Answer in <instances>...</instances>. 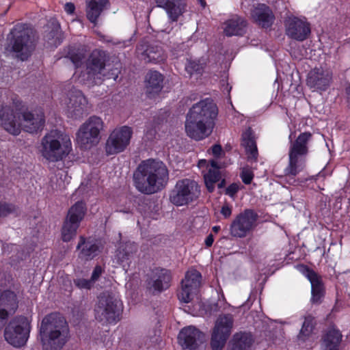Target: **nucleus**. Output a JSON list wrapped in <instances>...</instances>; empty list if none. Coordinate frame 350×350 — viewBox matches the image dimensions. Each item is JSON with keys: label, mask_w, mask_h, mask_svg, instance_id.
I'll return each mask as SVG.
<instances>
[{"label": "nucleus", "mask_w": 350, "mask_h": 350, "mask_svg": "<svg viewBox=\"0 0 350 350\" xmlns=\"http://www.w3.org/2000/svg\"><path fill=\"white\" fill-rule=\"evenodd\" d=\"M221 213L225 218H228L232 214V206L228 204H224L221 209Z\"/></svg>", "instance_id": "obj_47"}, {"label": "nucleus", "mask_w": 350, "mask_h": 350, "mask_svg": "<svg viewBox=\"0 0 350 350\" xmlns=\"http://www.w3.org/2000/svg\"><path fill=\"white\" fill-rule=\"evenodd\" d=\"M200 283L201 274L199 271L196 270L187 271L185 279L182 280L181 289L178 294L179 300L184 303L190 302L198 292Z\"/></svg>", "instance_id": "obj_16"}, {"label": "nucleus", "mask_w": 350, "mask_h": 350, "mask_svg": "<svg viewBox=\"0 0 350 350\" xmlns=\"http://www.w3.org/2000/svg\"><path fill=\"white\" fill-rule=\"evenodd\" d=\"M204 179L206 187L209 192H213L215 189V184L221 178L219 167L216 161L212 160L210 165H207L206 171H203Z\"/></svg>", "instance_id": "obj_32"}, {"label": "nucleus", "mask_w": 350, "mask_h": 350, "mask_svg": "<svg viewBox=\"0 0 350 350\" xmlns=\"http://www.w3.org/2000/svg\"><path fill=\"white\" fill-rule=\"evenodd\" d=\"M212 154L216 157H219L222 152V148L220 145L215 144L211 148Z\"/></svg>", "instance_id": "obj_49"}, {"label": "nucleus", "mask_w": 350, "mask_h": 350, "mask_svg": "<svg viewBox=\"0 0 350 350\" xmlns=\"http://www.w3.org/2000/svg\"><path fill=\"white\" fill-rule=\"evenodd\" d=\"M224 33L227 36L242 35L246 27L247 23L239 16H233L224 24Z\"/></svg>", "instance_id": "obj_30"}, {"label": "nucleus", "mask_w": 350, "mask_h": 350, "mask_svg": "<svg viewBox=\"0 0 350 350\" xmlns=\"http://www.w3.org/2000/svg\"><path fill=\"white\" fill-rule=\"evenodd\" d=\"M332 73L322 68H315L311 70L307 77V85L316 90L325 91L332 81Z\"/></svg>", "instance_id": "obj_20"}, {"label": "nucleus", "mask_w": 350, "mask_h": 350, "mask_svg": "<svg viewBox=\"0 0 350 350\" xmlns=\"http://www.w3.org/2000/svg\"><path fill=\"white\" fill-rule=\"evenodd\" d=\"M234 345L241 350L250 347L253 342L252 336L250 333L240 332L234 335Z\"/></svg>", "instance_id": "obj_38"}, {"label": "nucleus", "mask_w": 350, "mask_h": 350, "mask_svg": "<svg viewBox=\"0 0 350 350\" xmlns=\"http://www.w3.org/2000/svg\"><path fill=\"white\" fill-rule=\"evenodd\" d=\"M44 39L51 46H57L60 44V31L58 25H55L50 31H45Z\"/></svg>", "instance_id": "obj_39"}, {"label": "nucleus", "mask_w": 350, "mask_h": 350, "mask_svg": "<svg viewBox=\"0 0 350 350\" xmlns=\"http://www.w3.org/2000/svg\"><path fill=\"white\" fill-rule=\"evenodd\" d=\"M170 272L166 269H156L148 280L147 286L150 290L161 292L170 286Z\"/></svg>", "instance_id": "obj_24"}, {"label": "nucleus", "mask_w": 350, "mask_h": 350, "mask_svg": "<svg viewBox=\"0 0 350 350\" xmlns=\"http://www.w3.org/2000/svg\"><path fill=\"white\" fill-rule=\"evenodd\" d=\"M286 33L292 39L303 41L310 33L309 23L297 17H288L285 23Z\"/></svg>", "instance_id": "obj_19"}, {"label": "nucleus", "mask_w": 350, "mask_h": 350, "mask_svg": "<svg viewBox=\"0 0 350 350\" xmlns=\"http://www.w3.org/2000/svg\"><path fill=\"white\" fill-rule=\"evenodd\" d=\"M108 0H86V17L96 25L98 19L108 5Z\"/></svg>", "instance_id": "obj_27"}, {"label": "nucleus", "mask_w": 350, "mask_h": 350, "mask_svg": "<svg viewBox=\"0 0 350 350\" xmlns=\"http://www.w3.org/2000/svg\"><path fill=\"white\" fill-rule=\"evenodd\" d=\"M342 335L338 329H329L323 336L322 350H339Z\"/></svg>", "instance_id": "obj_31"}, {"label": "nucleus", "mask_w": 350, "mask_h": 350, "mask_svg": "<svg viewBox=\"0 0 350 350\" xmlns=\"http://www.w3.org/2000/svg\"><path fill=\"white\" fill-rule=\"evenodd\" d=\"M107 54L105 51L96 49L92 52L86 63V70L88 75L95 78L105 68Z\"/></svg>", "instance_id": "obj_23"}, {"label": "nucleus", "mask_w": 350, "mask_h": 350, "mask_svg": "<svg viewBox=\"0 0 350 350\" xmlns=\"http://www.w3.org/2000/svg\"><path fill=\"white\" fill-rule=\"evenodd\" d=\"M44 114L41 109L31 111L23 110L21 108L20 118V133L21 130L33 133L42 130L44 126Z\"/></svg>", "instance_id": "obj_15"}, {"label": "nucleus", "mask_w": 350, "mask_h": 350, "mask_svg": "<svg viewBox=\"0 0 350 350\" xmlns=\"http://www.w3.org/2000/svg\"><path fill=\"white\" fill-rule=\"evenodd\" d=\"M241 146L245 148L249 159L256 161L258 150L256 141L250 128L242 134Z\"/></svg>", "instance_id": "obj_33"}, {"label": "nucleus", "mask_w": 350, "mask_h": 350, "mask_svg": "<svg viewBox=\"0 0 350 350\" xmlns=\"http://www.w3.org/2000/svg\"><path fill=\"white\" fill-rule=\"evenodd\" d=\"M168 180V170L160 161H143L133 174L136 189L141 193L152 194L164 187Z\"/></svg>", "instance_id": "obj_2"}, {"label": "nucleus", "mask_w": 350, "mask_h": 350, "mask_svg": "<svg viewBox=\"0 0 350 350\" xmlns=\"http://www.w3.org/2000/svg\"><path fill=\"white\" fill-rule=\"evenodd\" d=\"M133 130L128 126L116 128L109 135L105 150L107 154H115L123 152L129 145Z\"/></svg>", "instance_id": "obj_13"}, {"label": "nucleus", "mask_w": 350, "mask_h": 350, "mask_svg": "<svg viewBox=\"0 0 350 350\" xmlns=\"http://www.w3.org/2000/svg\"><path fill=\"white\" fill-rule=\"evenodd\" d=\"M258 215L252 209H246L232 221L230 234L237 238L245 237L256 226Z\"/></svg>", "instance_id": "obj_14"}, {"label": "nucleus", "mask_w": 350, "mask_h": 350, "mask_svg": "<svg viewBox=\"0 0 350 350\" xmlns=\"http://www.w3.org/2000/svg\"><path fill=\"white\" fill-rule=\"evenodd\" d=\"M204 340V334L192 325L183 328L178 336V344L187 350H196Z\"/></svg>", "instance_id": "obj_18"}, {"label": "nucleus", "mask_w": 350, "mask_h": 350, "mask_svg": "<svg viewBox=\"0 0 350 350\" xmlns=\"http://www.w3.org/2000/svg\"><path fill=\"white\" fill-rule=\"evenodd\" d=\"M30 321L23 316L14 318L5 327L4 337L5 340L14 347L24 346L29 336Z\"/></svg>", "instance_id": "obj_10"}, {"label": "nucleus", "mask_w": 350, "mask_h": 350, "mask_svg": "<svg viewBox=\"0 0 350 350\" xmlns=\"http://www.w3.org/2000/svg\"><path fill=\"white\" fill-rule=\"evenodd\" d=\"M239 189L237 184H232L226 189V194L233 196L239 191Z\"/></svg>", "instance_id": "obj_48"}, {"label": "nucleus", "mask_w": 350, "mask_h": 350, "mask_svg": "<svg viewBox=\"0 0 350 350\" xmlns=\"http://www.w3.org/2000/svg\"><path fill=\"white\" fill-rule=\"evenodd\" d=\"M234 324L230 314H220L215 321L211 335V345L213 350H221L231 334Z\"/></svg>", "instance_id": "obj_11"}, {"label": "nucleus", "mask_w": 350, "mask_h": 350, "mask_svg": "<svg viewBox=\"0 0 350 350\" xmlns=\"http://www.w3.org/2000/svg\"><path fill=\"white\" fill-rule=\"evenodd\" d=\"M42 156L51 162L62 160L72 149L70 137L59 131L53 130L46 133L41 140Z\"/></svg>", "instance_id": "obj_5"}, {"label": "nucleus", "mask_w": 350, "mask_h": 350, "mask_svg": "<svg viewBox=\"0 0 350 350\" xmlns=\"http://www.w3.org/2000/svg\"><path fill=\"white\" fill-rule=\"evenodd\" d=\"M85 54L83 50L72 51L69 52L68 55L65 58L66 60H70L75 68L81 66L85 59Z\"/></svg>", "instance_id": "obj_41"}, {"label": "nucleus", "mask_w": 350, "mask_h": 350, "mask_svg": "<svg viewBox=\"0 0 350 350\" xmlns=\"http://www.w3.org/2000/svg\"><path fill=\"white\" fill-rule=\"evenodd\" d=\"M16 208L11 204L0 202V217H5L8 215L14 213Z\"/></svg>", "instance_id": "obj_44"}, {"label": "nucleus", "mask_w": 350, "mask_h": 350, "mask_svg": "<svg viewBox=\"0 0 350 350\" xmlns=\"http://www.w3.org/2000/svg\"><path fill=\"white\" fill-rule=\"evenodd\" d=\"M219 229H220V227H219V226H214V227L213 228V230L214 232H218V231L219 230Z\"/></svg>", "instance_id": "obj_54"}, {"label": "nucleus", "mask_w": 350, "mask_h": 350, "mask_svg": "<svg viewBox=\"0 0 350 350\" xmlns=\"http://www.w3.org/2000/svg\"><path fill=\"white\" fill-rule=\"evenodd\" d=\"M200 1V3H201V5L204 7L206 3H205V1L204 0H198Z\"/></svg>", "instance_id": "obj_55"}, {"label": "nucleus", "mask_w": 350, "mask_h": 350, "mask_svg": "<svg viewBox=\"0 0 350 350\" xmlns=\"http://www.w3.org/2000/svg\"><path fill=\"white\" fill-rule=\"evenodd\" d=\"M103 272V269L100 265H97L94 267L90 278L94 284L99 279Z\"/></svg>", "instance_id": "obj_46"}, {"label": "nucleus", "mask_w": 350, "mask_h": 350, "mask_svg": "<svg viewBox=\"0 0 350 350\" xmlns=\"http://www.w3.org/2000/svg\"><path fill=\"white\" fill-rule=\"evenodd\" d=\"M203 68L202 64L192 60L189 61L185 66V70L190 75L202 74Z\"/></svg>", "instance_id": "obj_42"}, {"label": "nucleus", "mask_w": 350, "mask_h": 350, "mask_svg": "<svg viewBox=\"0 0 350 350\" xmlns=\"http://www.w3.org/2000/svg\"><path fill=\"white\" fill-rule=\"evenodd\" d=\"M118 77V72L116 74V77L114 78L115 79Z\"/></svg>", "instance_id": "obj_57"}, {"label": "nucleus", "mask_w": 350, "mask_h": 350, "mask_svg": "<svg viewBox=\"0 0 350 350\" xmlns=\"http://www.w3.org/2000/svg\"><path fill=\"white\" fill-rule=\"evenodd\" d=\"M224 180H223L219 185V187H222L224 186Z\"/></svg>", "instance_id": "obj_56"}, {"label": "nucleus", "mask_w": 350, "mask_h": 350, "mask_svg": "<svg viewBox=\"0 0 350 350\" xmlns=\"http://www.w3.org/2000/svg\"><path fill=\"white\" fill-rule=\"evenodd\" d=\"M75 5L72 3H66L64 5V10L68 14H72L75 11Z\"/></svg>", "instance_id": "obj_51"}, {"label": "nucleus", "mask_w": 350, "mask_h": 350, "mask_svg": "<svg viewBox=\"0 0 350 350\" xmlns=\"http://www.w3.org/2000/svg\"><path fill=\"white\" fill-rule=\"evenodd\" d=\"M9 316L6 315L5 313H2L0 312V331L4 327Z\"/></svg>", "instance_id": "obj_50"}, {"label": "nucleus", "mask_w": 350, "mask_h": 350, "mask_svg": "<svg viewBox=\"0 0 350 350\" xmlns=\"http://www.w3.org/2000/svg\"><path fill=\"white\" fill-rule=\"evenodd\" d=\"M20 105L15 103L0 105V126L13 135L20 134Z\"/></svg>", "instance_id": "obj_12"}, {"label": "nucleus", "mask_w": 350, "mask_h": 350, "mask_svg": "<svg viewBox=\"0 0 350 350\" xmlns=\"http://www.w3.org/2000/svg\"><path fill=\"white\" fill-rule=\"evenodd\" d=\"M5 50L13 53L21 61L27 60L36 48V37L33 30L27 25L14 26L7 38Z\"/></svg>", "instance_id": "obj_4"}, {"label": "nucleus", "mask_w": 350, "mask_h": 350, "mask_svg": "<svg viewBox=\"0 0 350 350\" xmlns=\"http://www.w3.org/2000/svg\"><path fill=\"white\" fill-rule=\"evenodd\" d=\"M303 273L311 284L312 304H321L325 295V288L321 276L306 267H304Z\"/></svg>", "instance_id": "obj_22"}, {"label": "nucleus", "mask_w": 350, "mask_h": 350, "mask_svg": "<svg viewBox=\"0 0 350 350\" xmlns=\"http://www.w3.org/2000/svg\"><path fill=\"white\" fill-rule=\"evenodd\" d=\"M82 246L83 248L79 253V257L85 260L94 258L100 252L99 247L96 243H86L85 239L81 237L77 248L80 249Z\"/></svg>", "instance_id": "obj_35"}, {"label": "nucleus", "mask_w": 350, "mask_h": 350, "mask_svg": "<svg viewBox=\"0 0 350 350\" xmlns=\"http://www.w3.org/2000/svg\"><path fill=\"white\" fill-rule=\"evenodd\" d=\"M157 6L165 10L170 21L176 22L187 11V0H155Z\"/></svg>", "instance_id": "obj_21"}, {"label": "nucleus", "mask_w": 350, "mask_h": 350, "mask_svg": "<svg viewBox=\"0 0 350 350\" xmlns=\"http://www.w3.org/2000/svg\"><path fill=\"white\" fill-rule=\"evenodd\" d=\"M253 177L254 174L250 169L247 167H243L242 169L241 178L245 184H250L252 182Z\"/></svg>", "instance_id": "obj_45"}, {"label": "nucleus", "mask_w": 350, "mask_h": 350, "mask_svg": "<svg viewBox=\"0 0 350 350\" xmlns=\"http://www.w3.org/2000/svg\"><path fill=\"white\" fill-rule=\"evenodd\" d=\"M137 52L141 53V58L145 62L159 63L166 59V55L162 48L157 44L145 46L140 44L137 48Z\"/></svg>", "instance_id": "obj_25"}, {"label": "nucleus", "mask_w": 350, "mask_h": 350, "mask_svg": "<svg viewBox=\"0 0 350 350\" xmlns=\"http://www.w3.org/2000/svg\"><path fill=\"white\" fill-rule=\"evenodd\" d=\"M207 165H210V162L208 163L206 160L205 159H202V160H200L199 162H198V167L200 168H206V170H207Z\"/></svg>", "instance_id": "obj_53"}, {"label": "nucleus", "mask_w": 350, "mask_h": 350, "mask_svg": "<svg viewBox=\"0 0 350 350\" xmlns=\"http://www.w3.org/2000/svg\"><path fill=\"white\" fill-rule=\"evenodd\" d=\"M40 336L45 350H61L69 338V328L64 318L51 313L42 319Z\"/></svg>", "instance_id": "obj_3"}, {"label": "nucleus", "mask_w": 350, "mask_h": 350, "mask_svg": "<svg viewBox=\"0 0 350 350\" xmlns=\"http://www.w3.org/2000/svg\"><path fill=\"white\" fill-rule=\"evenodd\" d=\"M314 318L311 315L305 317V320L298 336L299 340L304 341L312 334L314 327Z\"/></svg>", "instance_id": "obj_40"}, {"label": "nucleus", "mask_w": 350, "mask_h": 350, "mask_svg": "<svg viewBox=\"0 0 350 350\" xmlns=\"http://www.w3.org/2000/svg\"><path fill=\"white\" fill-rule=\"evenodd\" d=\"M104 127L105 123L101 118L90 116L80 126L77 133L78 143L85 148L96 146L100 140V133Z\"/></svg>", "instance_id": "obj_8"}, {"label": "nucleus", "mask_w": 350, "mask_h": 350, "mask_svg": "<svg viewBox=\"0 0 350 350\" xmlns=\"http://www.w3.org/2000/svg\"><path fill=\"white\" fill-rule=\"evenodd\" d=\"M75 285L79 289L90 290L94 286V283L92 280L79 278L74 280Z\"/></svg>", "instance_id": "obj_43"}, {"label": "nucleus", "mask_w": 350, "mask_h": 350, "mask_svg": "<svg viewBox=\"0 0 350 350\" xmlns=\"http://www.w3.org/2000/svg\"><path fill=\"white\" fill-rule=\"evenodd\" d=\"M137 250V247L134 243L126 242L122 244L116 252V257L118 262L120 264L125 263L129 265L130 259L136 253Z\"/></svg>", "instance_id": "obj_34"}, {"label": "nucleus", "mask_w": 350, "mask_h": 350, "mask_svg": "<svg viewBox=\"0 0 350 350\" xmlns=\"http://www.w3.org/2000/svg\"><path fill=\"white\" fill-rule=\"evenodd\" d=\"M79 225L65 219L62 228V239L68 242L72 239L77 234V230Z\"/></svg>", "instance_id": "obj_37"}, {"label": "nucleus", "mask_w": 350, "mask_h": 350, "mask_svg": "<svg viewBox=\"0 0 350 350\" xmlns=\"http://www.w3.org/2000/svg\"><path fill=\"white\" fill-rule=\"evenodd\" d=\"M18 307L16 295L10 291H3L0 295V312L10 316L13 314Z\"/></svg>", "instance_id": "obj_29"}, {"label": "nucleus", "mask_w": 350, "mask_h": 350, "mask_svg": "<svg viewBox=\"0 0 350 350\" xmlns=\"http://www.w3.org/2000/svg\"><path fill=\"white\" fill-rule=\"evenodd\" d=\"M312 138L310 132L301 133L297 139L291 142L288 151V163L284 170L286 176L295 177L301 172L308 152V144Z\"/></svg>", "instance_id": "obj_6"}, {"label": "nucleus", "mask_w": 350, "mask_h": 350, "mask_svg": "<svg viewBox=\"0 0 350 350\" xmlns=\"http://www.w3.org/2000/svg\"><path fill=\"white\" fill-rule=\"evenodd\" d=\"M254 21L262 27H269L274 21V15L271 9L265 4H259L252 11Z\"/></svg>", "instance_id": "obj_28"}, {"label": "nucleus", "mask_w": 350, "mask_h": 350, "mask_svg": "<svg viewBox=\"0 0 350 350\" xmlns=\"http://www.w3.org/2000/svg\"><path fill=\"white\" fill-rule=\"evenodd\" d=\"M214 241V239L212 234H209L205 239V245L207 247H211Z\"/></svg>", "instance_id": "obj_52"}, {"label": "nucleus", "mask_w": 350, "mask_h": 350, "mask_svg": "<svg viewBox=\"0 0 350 350\" xmlns=\"http://www.w3.org/2000/svg\"><path fill=\"white\" fill-rule=\"evenodd\" d=\"M120 301L113 293L105 291L98 297L94 308L96 320L103 323H116L119 317Z\"/></svg>", "instance_id": "obj_7"}, {"label": "nucleus", "mask_w": 350, "mask_h": 350, "mask_svg": "<svg viewBox=\"0 0 350 350\" xmlns=\"http://www.w3.org/2000/svg\"><path fill=\"white\" fill-rule=\"evenodd\" d=\"M66 103L67 116L70 118L78 120L87 113V100L81 91L69 92Z\"/></svg>", "instance_id": "obj_17"}, {"label": "nucleus", "mask_w": 350, "mask_h": 350, "mask_svg": "<svg viewBox=\"0 0 350 350\" xmlns=\"http://www.w3.org/2000/svg\"><path fill=\"white\" fill-rule=\"evenodd\" d=\"M200 196V188L198 183L190 178H183L176 182L169 199L173 204L180 206L196 201Z\"/></svg>", "instance_id": "obj_9"}, {"label": "nucleus", "mask_w": 350, "mask_h": 350, "mask_svg": "<svg viewBox=\"0 0 350 350\" xmlns=\"http://www.w3.org/2000/svg\"><path fill=\"white\" fill-rule=\"evenodd\" d=\"M164 76L157 70H149L145 77L146 92L153 97L161 92L163 88Z\"/></svg>", "instance_id": "obj_26"}, {"label": "nucleus", "mask_w": 350, "mask_h": 350, "mask_svg": "<svg viewBox=\"0 0 350 350\" xmlns=\"http://www.w3.org/2000/svg\"><path fill=\"white\" fill-rule=\"evenodd\" d=\"M217 113V105L211 99H204L193 105L187 114L185 125L187 135L195 140L209 136Z\"/></svg>", "instance_id": "obj_1"}, {"label": "nucleus", "mask_w": 350, "mask_h": 350, "mask_svg": "<svg viewBox=\"0 0 350 350\" xmlns=\"http://www.w3.org/2000/svg\"><path fill=\"white\" fill-rule=\"evenodd\" d=\"M86 208L83 202H77L68 210L66 219L79 225L85 214Z\"/></svg>", "instance_id": "obj_36"}]
</instances>
